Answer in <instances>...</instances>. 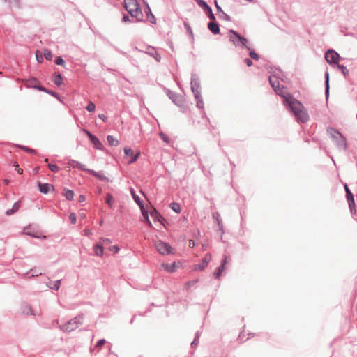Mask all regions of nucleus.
Returning a JSON list of instances; mask_svg holds the SVG:
<instances>
[{"instance_id": "16", "label": "nucleus", "mask_w": 357, "mask_h": 357, "mask_svg": "<svg viewBox=\"0 0 357 357\" xmlns=\"http://www.w3.org/2000/svg\"><path fill=\"white\" fill-rule=\"evenodd\" d=\"M226 262H227V257H225V259H223L221 266L218 268L217 272H215L214 273V275L216 278H219L220 277L222 271H224L225 265Z\"/></svg>"}, {"instance_id": "15", "label": "nucleus", "mask_w": 357, "mask_h": 357, "mask_svg": "<svg viewBox=\"0 0 357 357\" xmlns=\"http://www.w3.org/2000/svg\"><path fill=\"white\" fill-rule=\"evenodd\" d=\"M208 29L213 34H218L220 32V29L218 24L214 22H211L208 24Z\"/></svg>"}, {"instance_id": "38", "label": "nucleus", "mask_w": 357, "mask_h": 357, "mask_svg": "<svg viewBox=\"0 0 357 357\" xmlns=\"http://www.w3.org/2000/svg\"><path fill=\"white\" fill-rule=\"evenodd\" d=\"M109 250L110 252H113V253H118L119 251V248L117 245H113L109 247Z\"/></svg>"}, {"instance_id": "56", "label": "nucleus", "mask_w": 357, "mask_h": 357, "mask_svg": "<svg viewBox=\"0 0 357 357\" xmlns=\"http://www.w3.org/2000/svg\"><path fill=\"white\" fill-rule=\"evenodd\" d=\"M150 21L152 23H155V17L153 15H151V17L150 18Z\"/></svg>"}, {"instance_id": "6", "label": "nucleus", "mask_w": 357, "mask_h": 357, "mask_svg": "<svg viewBox=\"0 0 357 357\" xmlns=\"http://www.w3.org/2000/svg\"><path fill=\"white\" fill-rule=\"evenodd\" d=\"M211 261V254H206L204 258L202 259V261L199 264H195L192 266V270L193 271H202L207 266L209 261Z\"/></svg>"}, {"instance_id": "24", "label": "nucleus", "mask_w": 357, "mask_h": 357, "mask_svg": "<svg viewBox=\"0 0 357 357\" xmlns=\"http://www.w3.org/2000/svg\"><path fill=\"white\" fill-rule=\"evenodd\" d=\"M73 165H72L73 167H77L79 169H81L82 171H86L87 172H88V170H89V169H86L83 164L79 163V162L73 161Z\"/></svg>"}, {"instance_id": "32", "label": "nucleus", "mask_w": 357, "mask_h": 357, "mask_svg": "<svg viewBox=\"0 0 357 357\" xmlns=\"http://www.w3.org/2000/svg\"><path fill=\"white\" fill-rule=\"evenodd\" d=\"M337 67L340 69V70H342V72L343 73V74L344 75H349V70L347 68V67H345L343 65H340V64H338Z\"/></svg>"}, {"instance_id": "9", "label": "nucleus", "mask_w": 357, "mask_h": 357, "mask_svg": "<svg viewBox=\"0 0 357 357\" xmlns=\"http://www.w3.org/2000/svg\"><path fill=\"white\" fill-rule=\"evenodd\" d=\"M24 82L27 87H32L37 89L40 91L47 92L46 89L44 87L39 85V81L36 78L25 79Z\"/></svg>"}, {"instance_id": "62", "label": "nucleus", "mask_w": 357, "mask_h": 357, "mask_svg": "<svg viewBox=\"0 0 357 357\" xmlns=\"http://www.w3.org/2000/svg\"><path fill=\"white\" fill-rule=\"evenodd\" d=\"M247 1H250V2H252V0H247Z\"/></svg>"}, {"instance_id": "25", "label": "nucleus", "mask_w": 357, "mask_h": 357, "mask_svg": "<svg viewBox=\"0 0 357 357\" xmlns=\"http://www.w3.org/2000/svg\"><path fill=\"white\" fill-rule=\"evenodd\" d=\"M64 197L68 200H72L74 197V192L72 190H64Z\"/></svg>"}, {"instance_id": "17", "label": "nucleus", "mask_w": 357, "mask_h": 357, "mask_svg": "<svg viewBox=\"0 0 357 357\" xmlns=\"http://www.w3.org/2000/svg\"><path fill=\"white\" fill-rule=\"evenodd\" d=\"M344 188L347 192V197L349 202V204L351 206V204H354V196L351 192L349 188H348L347 185H345Z\"/></svg>"}, {"instance_id": "20", "label": "nucleus", "mask_w": 357, "mask_h": 357, "mask_svg": "<svg viewBox=\"0 0 357 357\" xmlns=\"http://www.w3.org/2000/svg\"><path fill=\"white\" fill-rule=\"evenodd\" d=\"M20 207V202H17L13 204L12 208L10 210H8L6 211V215H10L13 214V213H15L19 210Z\"/></svg>"}, {"instance_id": "3", "label": "nucleus", "mask_w": 357, "mask_h": 357, "mask_svg": "<svg viewBox=\"0 0 357 357\" xmlns=\"http://www.w3.org/2000/svg\"><path fill=\"white\" fill-rule=\"evenodd\" d=\"M84 317L82 314H79L71 320H70L68 323L63 324L61 326V329L66 331H73L75 330L79 325H82L83 323Z\"/></svg>"}, {"instance_id": "8", "label": "nucleus", "mask_w": 357, "mask_h": 357, "mask_svg": "<svg viewBox=\"0 0 357 357\" xmlns=\"http://www.w3.org/2000/svg\"><path fill=\"white\" fill-rule=\"evenodd\" d=\"M124 153L126 156L131 158V160L128 161V163H130V164L133 163L135 161H137L141 154L139 151H137L135 153L134 151L130 147H125L124 148Z\"/></svg>"}, {"instance_id": "28", "label": "nucleus", "mask_w": 357, "mask_h": 357, "mask_svg": "<svg viewBox=\"0 0 357 357\" xmlns=\"http://www.w3.org/2000/svg\"><path fill=\"white\" fill-rule=\"evenodd\" d=\"M198 282H199L198 279L194 280H192V281H189V282H186L185 284V288L186 289H188L192 286H193L194 284H196Z\"/></svg>"}, {"instance_id": "49", "label": "nucleus", "mask_w": 357, "mask_h": 357, "mask_svg": "<svg viewBox=\"0 0 357 357\" xmlns=\"http://www.w3.org/2000/svg\"><path fill=\"white\" fill-rule=\"evenodd\" d=\"M185 26L186 27L188 32L190 35H192V30H191L190 27L189 26V25H188V24H186V23H185Z\"/></svg>"}, {"instance_id": "43", "label": "nucleus", "mask_w": 357, "mask_h": 357, "mask_svg": "<svg viewBox=\"0 0 357 357\" xmlns=\"http://www.w3.org/2000/svg\"><path fill=\"white\" fill-rule=\"evenodd\" d=\"M59 284H60V281L58 280L56 281L55 283H54L52 285L50 286V287L52 289H58L59 287Z\"/></svg>"}, {"instance_id": "40", "label": "nucleus", "mask_w": 357, "mask_h": 357, "mask_svg": "<svg viewBox=\"0 0 357 357\" xmlns=\"http://www.w3.org/2000/svg\"><path fill=\"white\" fill-rule=\"evenodd\" d=\"M250 57H251L252 59H254V60H255V61H257V60L259 59V57H258L257 54V53H255V52H253V51H251V52H250Z\"/></svg>"}, {"instance_id": "61", "label": "nucleus", "mask_w": 357, "mask_h": 357, "mask_svg": "<svg viewBox=\"0 0 357 357\" xmlns=\"http://www.w3.org/2000/svg\"><path fill=\"white\" fill-rule=\"evenodd\" d=\"M45 162H48V159H45Z\"/></svg>"}, {"instance_id": "35", "label": "nucleus", "mask_w": 357, "mask_h": 357, "mask_svg": "<svg viewBox=\"0 0 357 357\" xmlns=\"http://www.w3.org/2000/svg\"><path fill=\"white\" fill-rule=\"evenodd\" d=\"M24 234L28 235V236H34V237H37V238H40V236H38L35 234H33V233H31V231H29V228H26L24 229Z\"/></svg>"}, {"instance_id": "33", "label": "nucleus", "mask_w": 357, "mask_h": 357, "mask_svg": "<svg viewBox=\"0 0 357 357\" xmlns=\"http://www.w3.org/2000/svg\"><path fill=\"white\" fill-rule=\"evenodd\" d=\"M86 109L89 112H93L95 110V105L92 102H89L86 107Z\"/></svg>"}, {"instance_id": "29", "label": "nucleus", "mask_w": 357, "mask_h": 357, "mask_svg": "<svg viewBox=\"0 0 357 357\" xmlns=\"http://www.w3.org/2000/svg\"><path fill=\"white\" fill-rule=\"evenodd\" d=\"M197 3L201 6L204 9H205L206 10H209V6L207 5V3H206V1H203V0H196Z\"/></svg>"}, {"instance_id": "18", "label": "nucleus", "mask_w": 357, "mask_h": 357, "mask_svg": "<svg viewBox=\"0 0 357 357\" xmlns=\"http://www.w3.org/2000/svg\"><path fill=\"white\" fill-rule=\"evenodd\" d=\"M269 82L275 91L278 89V87L280 86L278 79H277L275 77H270Z\"/></svg>"}, {"instance_id": "7", "label": "nucleus", "mask_w": 357, "mask_h": 357, "mask_svg": "<svg viewBox=\"0 0 357 357\" xmlns=\"http://www.w3.org/2000/svg\"><path fill=\"white\" fill-rule=\"evenodd\" d=\"M339 59V54L333 50H328L325 53V60L329 63H337Z\"/></svg>"}, {"instance_id": "59", "label": "nucleus", "mask_w": 357, "mask_h": 357, "mask_svg": "<svg viewBox=\"0 0 357 357\" xmlns=\"http://www.w3.org/2000/svg\"><path fill=\"white\" fill-rule=\"evenodd\" d=\"M38 170H39V167H38L36 169H34V173L38 174Z\"/></svg>"}, {"instance_id": "45", "label": "nucleus", "mask_w": 357, "mask_h": 357, "mask_svg": "<svg viewBox=\"0 0 357 357\" xmlns=\"http://www.w3.org/2000/svg\"><path fill=\"white\" fill-rule=\"evenodd\" d=\"M36 59L39 63H41L43 61V56L41 55H39L38 51H37L36 52Z\"/></svg>"}, {"instance_id": "37", "label": "nucleus", "mask_w": 357, "mask_h": 357, "mask_svg": "<svg viewBox=\"0 0 357 357\" xmlns=\"http://www.w3.org/2000/svg\"><path fill=\"white\" fill-rule=\"evenodd\" d=\"M160 137L165 143H169V137L165 133L160 132Z\"/></svg>"}, {"instance_id": "22", "label": "nucleus", "mask_w": 357, "mask_h": 357, "mask_svg": "<svg viewBox=\"0 0 357 357\" xmlns=\"http://www.w3.org/2000/svg\"><path fill=\"white\" fill-rule=\"evenodd\" d=\"M53 82L57 85L60 86L62 84V77L59 73H54Z\"/></svg>"}, {"instance_id": "2", "label": "nucleus", "mask_w": 357, "mask_h": 357, "mask_svg": "<svg viewBox=\"0 0 357 357\" xmlns=\"http://www.w3.org/2000/svg\"><path fill=\"white\" fill-rule=\"evenodd\" d=\"M124 7L132 17L141 20L142 13L137 0H124Z\"/></svg>"}, {"instance_id": "52", "label": "nucleus", "mask_w": 357, "mask_h": 357, "mask_svg": "<svg viewBox=\"0 0 357 357\" xmlns=\"http://www.w3.org/2000/svg\"><path fill=\"white\" fill-rule=\"evenodd\" d=\"M99 118H100V119H102L103 121H105V120H106V119H107V118H106V116H105V114H99Z\"/></svg>"}, {"instance_id": "54", "label": "nucleus", "mask_w": 357, "mask_h": 357, "mask_svg": "<svg viewBox=\"0 0 357 357\" xmlns=\"http://www.w3.org/2000/svg\"><path fill=\"white\" fill-rule=\"evenodd\" d=\"M215 6H216V8L218 10L220 11L221 10V8L220 6L218 5V1H215Z\"/></svg>"}, {"instance_id": "53", "label": "nucleus", "mask_w": 357, "mask_h": 357, "mask_svg": "<svg viewBox=\"0 0 357 357\" xmlns=\"http://www.w3.org/2000/svg\"><path fill=\"white\" fill-rule=\"evenodd\" d=\"M189 246L191 247V248L194 247L195 246V241H192V240H190L189 241Z\"/></svg>"}, {"instance_id": "30", "label": "nucleus", "mask_w": 357, "mask_h": 357, "mask_svg": "<svg viewBox=\"0 0 357 357\" xmlns=\"http://www.w3.org/2000/svg\"><path fill=\"white\" fill-rule=\"evenodd\" d=\"M105 202H106L107 204L109 205V206H111L112 204H114V200L112 199V197L109 193L107 194Z\"/></svg>"}, {"instance_id": "23", "label": "nucleus", "mask_w": 357, "mask_h": 357, "mask_svg": "<svg viewBox=\"0 0 357 357\" xmlns=\"http://www.w3.org/2000/svg\"><path fill=\"white\" fill-rule=\"evenodd\" d=\"M107 140L110 146H117L119 144V141L116 139L114 136L108 135Z\"/></svg>"}, {"instance_id": "60", "label": "nucleus", "mask_w": 357, "mask_h": 357, "mask_svg": "<svg viewBox=\"0 0 357 357\" xmlns=\"http://www.w3.org/2000/svg\"><path fill=\"white\" fill-rule=\"evenodd\" d=\"M147 224L149 225V227H152V223L150 220H148V222H146Z\"/></svg>"}, {"instance_id": "51", "label": "nucleus", "mask_w": 357, "mask_h": 357, "mask_svg": "<svg viewBox=\"0 0 357 357\" xmlns=\"http://www.w3.org/2000/svg\"><path fill=\"white\" fill-rule=\"evenodd\" d=\"M326 85H327V87H326V94H328V91H329V86H328V76H327Z\"/></svg>"}, {"instance_id": "26", "label": "nucleus", "mask_w": 357, "mask_h": 357, "mask_svg": "<svg viewBox=\"0 0 357 357\" xmlns=\"http://www.w3.org/2000/svg\"><path fill=\"white\" fill-rule=\"evenodd\" d=\"M43 56L46 60L51 61L52 59V54L50 50L45 49L43 52Z\"/></svg>"}, {"instance_id": "46", "label": "nucleus", "mask_w": 357, "mask_h": 357, "mask_svg": "<svg viewBox=\"0 0 357 357\" xmlns=\"http://www.w3.org/2000/svg\"><path fill=\"white\" fill-rule=\"evenodd\" d=\"M142 214H143V216L144 218L145 221L148 222V220H149L148 213L147 212H144L143 211V209L142 210Z\"/></svg>"}, {"instance_id": "11", "label": "nucleus", "mask_w": 357, "mask_h": 357, "mask_svg": "<svg viewBox=\"0 0 357 357\" xmlns=\"http://www.w3.org/2000/svg\"><path fill=\"white\" fill-rule=\"evenodd\" d=\"M38 188L39 190L44 194L54 190L53 185L50 183H41L38 182Z\"/></svg>"}, {"instance_id": "39", "label": "nucleus", "mask_w": 357, "mask_h": 357, "mask_svg": "<svg viewBox=\"0 0 357 357\" xmlns=\"http://www.w3.org/2000/svg\"><path fill=\"white\" fill-rule=\"evenodd\" d=\"M105 344V340L104 339L102 340H100L98 342V343H96V347H98V348H101Z\"/></svg>"}, {"instance_id": "55", "label": "nucleus", "mask_w": 357, "mask_h": 357, "mask_svg": "<svg viewBox=\"0 0 357 357\" xmlns=\"http://www.w3.org/2000/svg\"><path fill=\"white\" fill-rule=\"evenodd\" d=\"M103 242L105 243H110V240L109 238H102Z\"/></svg>"}, {"instance_id": "19", "label": "nucleus", "mask_w": 357, "mask_h": 357, "mask_svg": "<svg viewBox=\"0 0 357 357\" xmlns=\"http://www.w3.org/2000/svg\"><path fill=\"white\" fill-rule=\"evenodd\" d=\"M131 194H132V196L135 202L139 206L141 210H142L143 209L142 203L140 200L139 197L135 193V191L133 188L131 189Z\"/></svg>"}, {"instance_id": "31", "label": "nucleus", "mask_w": 357, "mask_h": 357, "mask_svg": "<svg viewBox=\"0 0 357 357\" xmlns=\"http://www.w3.org/2000/svg\"><path fill=\"white\" fill-rule=\"evenodd\" d=\"M47 167H49L50 169L53 172H58L59 170V167L55 165V164H49L47 165Z\"/></svg>"}, {"instance_id": "36", "label": "nucleus", "mask_w": 357, "mask_h": 357, "mask_svg": "<svg viewBox=\"0 0 357 357\" xmlns=\"http://www.w3.org/2000/svg\"><path fill=\"white\" fill-rule=\"evenodd\" d=\"M55 63L56 65H64L65 61L63 60V59L61 57L59 56L56 59Z\"/></svg>"}, {"instance_id": "41", "label": "nucleus", "mask_w": 357, "mask_h": 357, "mask_svg": "<svg viewBox=\"0 0 357 357\" xmlns=\"http://www.w3.org/2000/svg\"><path fill=\"white\" fill-rule=\"evenodd\" d=\"M208 13V17L211 19V20H215V17L214 16L213 13V11L211 10V8H209V10H206Z\"/></svg>"}, {"instance_id": "50", "label": "nucleus", "mask_w": 357, "mask_h": 357, "mask_svg": "<svg viewBox=\"0 0 357 357\" xmlns=\"http://www.w3.org/2000/svg\"><path fill=\"white\" fill-rule=\"evenodd\" d=\"M85 201V197L84 195H81L79 197V202H82Z\"/></svg>"}, {"instance_id": "42", "label": "nucleus", "mask_w": 357, "mask_h": 357, "mask_svg": "<svg viewBox=\"0 0 357 357\" xmlns=\"http://www.w3.org/2000/svg\"><path fill=\"white\" fill-rule=\"evenodd\" d=\"M69 219L73 224L76 222V215L74 213H71L69 216Z\"/></svg>"}, {"instance_id": "21", "label": "nucleus", "mask_w": 357, "mask_h": 357, "mask_svg": "<svg viewBox=\"0 0 357 357\" xmlns=\"http://www.w3.org/2000/svg\"><path fill=\"white\" fill-rule=\"evenodd\" d=\"M93 250L96 255H97L98 256H102L104 253V249L102 245H101L100 244H96L94 245Z\"/></svg>"}, {"instance_id": "1", "label": "nucleus", "mask_w": 357, "mask_h": 357, "mask_svg": "<svg viewBox=\"0 0 357 357\" xmlns=\"http://www.w3.org/2000/svg\"><path fill=\"white\" fill-rule=\"evenodd\" d=\"M275 92L283 98L284 105L287 106L294 114L298 121L305 123L308 121V114L302 103L292 97V95L284 86L278 87Z\"/></svg>"}, {"instance_id": "63", "label": "nucleus", "mask_w": 357, "mask_h": 357, "mask_svg": "<svg viewBox=\"0 0 357 357\" xmlns=\"http://www.w3.org/2000/svg\"><path fill=\"white\" fill-rule=\"evenodd\" d=\"M356 119H357V114H356Z\"/></svg>"}, {"instance_id": "47", "label": "nucleus", "mask_w": 357, "mask_h": 357, "mask_svg": "<svg viewBox=\"0 0 357 357\" xmlns=\"http://www.w3.org/2000/svg\"><path fill=\"white\" fill-rule=\"evenodd\" d=\"M84 234L86 236H90L92 235V231L89 229H84Z\"/></svg>"}, {"instance_id": "57", "label": "nucleus", "mask_w": 357, "mask_h": 357, "mask_svg": "<svg viewBox=\"0 0 357 357\" xmlns=\"http://www.w3.org/2000/svg\"><path fill=\"white\" fill-rule=\"evenodd\" d=\"M129 20V17L128 16H124L123 17V22H126Z\"/></svg>"}, {"instance_id": "5", "label": "nucleus", "mask_w": 357, "mask_h": 357, "mask_svg": "<svg viewBox=\"0 0 357 357\" xmlns=\"http://www.w3.org/2000/svg\"><path fill=\"white\" fill-rule=\"evenodd\" d=\"M155 247L157 251L162 255L170 254L172 251V248L169 244L160 240H158L155 243Z\"/></svg>"}, {"instance_id": "14", "label": "nucleus", "mask_w": 357, "mask_h": 357, "mask_svg": "<svg viewBox=\"0 0 357 357\" xmlns=\"http://www.w3.org/2000/svg\"><path fill=\"white\" fill-rule=\"evenodd\" d=\"M230 33L231 34L234 35L235 37H236L238 38V40L241 43L242 46H244V47H247L248 50H250L247 46L248 40L245 38L241 36L238 33H237L236 31H232V30L230 31Z\"/></svg>"}, {"instance_id": "48", "label": "nucleus", "mask_w": 357, "mask_h": 357, "mask_svg": "<svg viewBox=\"0 0 357 357\" xmlns=\"http://www.w3.org/2000/svg\"><path fill=\"white\" fill-rule=\"evenodd\" d=\"M245 63L247 64L248 66H251L252 65V61L250 59H245Z\"/></svg>"}, {"instance_id": "44", "label": "nucleus", "mask_w": 357, "mask_h": 357, "mask_svg": "<svg viewBox=\"0 0 357 357\" xmlns=\"http://www.w3.org/2000/svg\"><path fill=\"white\" fill-rule=\"evenodd\" d=\"M229 33H230L229 38H230L231 41H232L235 44L236 40H238V38L236 37H235V36L233 33H231L230 32H229Z\"/></svg>"}, {"instance_id": "27", "label": "nucleus", "mask_w": 357, "mask_h": 357, "mask_svg": "<svg viewBox=\"0 0 357 357\" xmlns=\"http://www.w3.org/2000/svg\"><path fill=\"white\" fill-rule=\"evenodd\" d=\"M171 208L176 212V213H181V206L176 203H172L170 204Z\"/></svg>"}, {"instance_id": "12", "label": "nucleus", "mask_w": 357, "mask_h": 357, "mask_svg": "<svg viewBox=\"0 0 357 357\" xmlns=\"http://www.w3.org/2000/svg\"><path fill=\"white\" fill-rule=\"evenodd\" d=\"M160 266H162L163 269L168 273H173L179 267V266L175 262L172 264L163 263Z\"/></svg>"}, {"instance_id": "4", "label": "nucleus", "mask_w": 357, "mask_h": 357, "mask_svg": "<svg viewBox=\"0 0 357 357\" xmlns=\"http://www.w3.org/2000/svg\"><path fill=\"white\" fill-rule=\"evenodd\" d=\"M328 132L331 136L333 141L337 144L340 147L346 149L347 148V140L345 137L341 135L337 130L333 128H329L328 129Z\"/></svg>"}, {"instance_id": "13", "label": "nucleus", "mask_w": 357, "mask_h": 357, "mask_svg": "<svg viewBox=\"0 0 357 357\" xmlns=\"http://www.w3.org/2000/svg\"><path fill=\"white\" fill-rule=\"evenodd\" d=\"M88 172L102 181H109V178L105 176L104 173L102 172H96L93 170L89 169L88 170Z\"/></svg>"}, {"instance_id": "10", "label": "nucleus", "mask_w": 357, "mask_h": 357, "mask_svg": "<svg viewBox=\"0 0 357 357\" xmlns=\"http://www.w3.org/2000/svg\"><path fill=\"white\" fill-rule=\"evenodd\" d=\"M86 132L88 137H89L91 143H93V146L96 149H99V150L102 149L103 145H102V142L98 138H96L95 136H93L92 134H91L89 131H86Z\"/></svg>"}, {"instance_id": "34", "label": "nucleus", "mask_w": 357, "mask_h": 357, "mask_svg": "<svg viewBox=\"0 0 357 357\" xmlns=\"http://www.w3.org/2000/svg\"><path fill=\"white\" fill-rule=\"evenodd\" d=\"M13 167H15V169H17L18 174H20V175H21V174H23V169L20 168L17 162H14Z\"/></svg>"}, {"instance_id": "58", "label": "nucleus", "mask_w": 357, "mask_h": 357, "mask_svg": "<svg viewBox=\"0 0 357 357\" xmlns=\"http://www.w3.org/2000/svg\"><path fill=\"white\" fill-rule=\"evenodd\" d=\"M4 183H5L6 185H8V184L10 183V180H8V179H5V180H4Z\"/></svg>"}]
</instances>
